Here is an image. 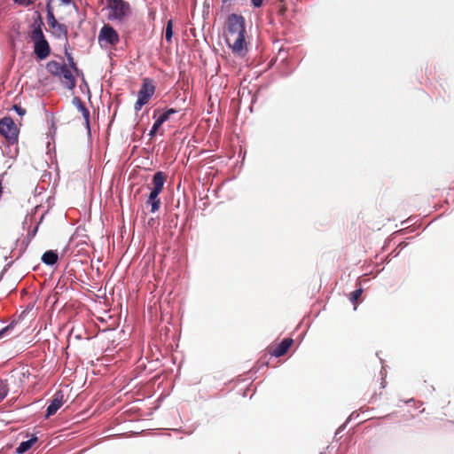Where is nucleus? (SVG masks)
<instances>
[{"instance_id":"f257e3e1","label":"nucleus","mask_w":454,"mask_h":454,"mask_svg":"<svg viewBox=\"0 0 454 454\" xmlns=\"http://www.w3.org/2000/svg\"><path fill=\"white\" fill-rule=\"evenodd\" d=\"M225 40L235 55L243 57L247 54V42L243 16L233 13L228 17Z\"/></svg>"},{"instance_id":"f03ea898","label":"nucleus","mask_w":454,"mask_h":454,"mask_svg":"<svg viewBox=\"0 0 454 454\" xmlns=\"http://www.w3.org/2000/svg\"><path fill=\"white\" fill-rule=\"evenodd\" d=\"M42 25L43 21L41 20L38 23L35 22L33 25L30 38L34 43V53L36 58L39 59H45L51 53V48L43 33Z\"/></svg>"},{"instance_id":"7ed1b4c3","label":"nucleus","mask_w":454,"mask_h":454,"mask_svg":"<svg viewBox=\"0 0 454 454\" xmlns=\"http://www.w3.org/2000/svg\"><path fill=\"white\" fill-rule=\"evenodd\" d=\"M106 7L108 20L121 23L127 21L132 12L129 3L125 0H106Z\"/></svg>"},{"instance_id":"20e7f679","label":"nucleus","mask_w":454,"mask_h":454,"mask_svg":"<svg viewBox=\"0 0 454 454\" xmlns=\"http://www.w3.org/2000/svg\"><path fill=\"white\" fill-rule=\"evenodd\" d=\"M166 182V175L158 171L154 174L152 180V191L145 201L147 206L151 207V212L154 213L160 209V200L159 198V194L163 190L164 184Z\"/></svg>"},{"instance_id":"39448f33","label":"nucleus","mask_w":454,"mask_h":454,"mask_svg":"<svg viewBox=\"0 0 454 454\" xmlns=\"http://www.w3.org/2000/svg\"><path fill=\"white\" fill-rule=\"evenodd\" d=\"M156 90V86L153 79L145 77L142 80L141 87L137 93V100L135 103L134 109L138 112L153 98Z\"/></svg>"},{"instance_id":"423d86ee","label":"nucleus","mask_w":454,"mask_h":454,"mask_svg":"<svg viewBox=\"0 0 454 454\" xmlns=\"http://www.w3.org/2000/svg\"><path fill=\"white\" fill-rule=\"evenodd\" d=\"M0 133L9 140L17 138L18 129L11 117H4L0 121Z\"/></svg>"},{"instance_id":"0eeeda50","label":"nucleus","mask_w":454,"mask_h":454,"mask_svg":"<svg viewBox=\"0 0 454 454\" xmlns=\"http://www.w3.org/2000/svg\"><path fill=\"white\" fill-rule=\"evenodd\" d=\"M98 41H104L112 46H115L119 43L120 37L114 27L110 25H105L99 31Z\"/></svg>"},{"instance_id":"6e6552de","label":"nucleus","mask_w":454,"mask_h":454,"mask_svg":"<svg viewBox=\"0 0 454 454\" xmlns=\"http://www.w3.org/2000/svg\"><path fill=\"white\" fill-rule=\"evenodd\" d=\"M64 403V394L62 391H57L53 396L51 403L47 407L45 418L48 419L51 416L54 415L57 411L63 405Z\"/></svg>"},{"instance_id":"1a4fd4ad","label":"nucleus","mask_w":454,"mask_h":454,"mask_svg":"<svg viewBox=\"0 0 454 454\" xmlns=\"http://www.w3.org/2000/svg\"><path fill=\"white\" fill-rule=\"evenodd\" d=\"M294 340L291 338H285L276 347H270L269 348V353L276 357H279L284 356L290 347L293 345Z\"/></svg>"},{"instance_id":"9d476101","label":"nucleus","mask_w":454,"mask_h":454,"mask_svg":"<svg viewBox=\"0 0 454 454\" xmlns=\"http://www.w3.org/2000/svg\"><path fill=\"white\" fill-rule=\"evenodd\" d=\"M72 70L73 69L71 67L66 65L63 68V71H61V75L59 76L61 82L68 90L74 89L76 85V80L73 74Z\"/></svg>"},{"instance_id":"9b49d317","label":"nucleus","mask_w":454,"mask_h":454,"mask_svg":"<svg viewBox=\"0 0 454 454\" xmlns=\"http://www.w3.org/2000/svg\"><path fill=\"white\" fill-rule=\"evenodd\" d=\"M74 103L77 106V109L79 110V112H81V114L85 121L86 126L88 128H90V111L88 110V108L85 106V105L82 103V101L79 98H74Z\"/></svg>"},{"instance_id":"f8f14e48","label":"nucleus","mask_w":454,"mask_h":454,"mask_svg":"<svg viewBox=\"0 0 454 454\" xmlns=\"http://www.w3.org/2000/svg\"><path fill=\"white\" fill-rule=\"evenodd\" d=\"M51 33L58 38L63 37L67 42V28L64 24L58 23L51 27Z\"/></svg>"},{"instance_id":"ddd939ff","label":"nucleus","mask_w":454,"mask_h":454,"mask_svg":"<svg viewBox=\"0 0 454 454\" xmlns=\"http://www.w3.org/2000/svg\"><path fill=\"white\" fill-rule=\"evenodd\" d=\"M66 65L60 64L55 60H51L47 64V70L53 74L54 76H59L61 75V71H63V68Z\"/></svg>"},{"instance_id":"4468645a","label":"nucleus","mask_w":454,"mask_h":454,"mask_svg":"<svg viewBox=\"0 0 454 454\" xmlns=\"http://www.w3.org/2000/svg\"><path fill=\"white\" fill-rule=\"evenodd\" d=\"M58 258V254L55 251L49 250L43 254L42 261L47 265H53L57 262Z\"/></svg>"},{"instance_id":"2eb2a0df","label":"nucleus","mask_w":454,"mask_h":454,"mask_svg":"<svg viewBox=\"0 0 454 454\" xmlns=\"http://www.w3.org/2000/svg\"><path fill=\"white\" fill-rule=\"evenodd\" d=\"M37 441L36 437H33L27 441L22 442L20 443L19 447L16 449V452L19 454H23L27 451L33 444Z\"/></svg>"},{"instance_id":"dca6fc26","label":"nucleus","mask_w":454,"mask_h":454,"mask_svg":"<svg viewBox=\"0 0 454 454\" xmlns=\"http://www.w3.org/2000/svg\"><path fill=\"white\" fill-rule=\"evenodd\" d=\"M51 0H49L47 3V18H48V23H49L50 27H51L54 25L59 23L57 21V20L55 19V16L51 11Z\"/></svg>"},{"instance_id":"f3484780","label":"nucleus","mask_w":454,"mask_h":454,"mask_svg":"<svg viewBox=\"0 0 454 454\" xmlns=\"http://www.w3.org/2000/svg\"><path fill=\"white\" fill-rule=\"evenodd\" d=\"M173 37V20H169L165 28V39L168 43L172 42Z\"/></svg>"},{"instance_id":"a211bd4d","label":"nucleus","mask_w":454,"mask_h":454,"mask_svg":"<svg viewBox=\"0 0 454 454\" xmlns=\"http://www.w3.org/2000/svg\"><path fill=\"white\" fill-rule=\"evenodd\" d=\"M176 113V110L174 108L168 109L165 113H163L160 116L158 117V120L160 123H164L168 120H169L170 115Z\"/></svg>"},{"instance_id":"6ab92c4d","label":"nucleus","mask_w":454,"mask_h":454,"mask_svg":"<svg viewBox=\"0 0 454 454\" xmlns=\"http://www.w3.org/2000/svg\"><path fill=\"white\" fill-rule=\"evenodd\" d=\"M9 391L6 381L0 380V402L7 395Z\"/></svg>"},{"instance_id":"aec40b11","label":"nucleus","mask_w":454,"mask_h":454,"mask_svg":"<svg viewBox=\"0 0 454 454\" xmlns=\"http://www.w3.org/2000/svg\"><path fill=\"white\" fill-rule=\"evenodd\" d=\"M65 55L67 57V60H68V63H69V66H70L69 67H71L74 71L78 72V68L76 67V64L74 61V58H73L72 54L67 51V49H66V51H65Z\"/></svg>"},{"instance_id":"412c9836","label":"nucleus","mask_w":454,"mask_h":454,"mask_svg":"<svg viewBox=\"0 0 454 454\" xmlns=\"http://www.w3.org/2000/svg\"><path fill=\"white\" fill-rule=\"evenodd\" d=\"M162 125V123H160L159 121V120L157 119L155 121V122L153 123L150 132H149V136L150 137H154L156 135V133L158 132L159 129L160 128V126Z\"/></svg>"},{"instance_id":"4be33fe9","label":"nucleus","mask_w":454,"mask_h":454,"mask_svg":"<svg viewBox=\"0 0 454 454\" xmlns=\"http://www.w3.org/2000/svg\"><path fill=\"white\" fill-rule=\"evenodd\" d=\"M279 1V5H278V13L279 16H285L286 11H287V7H286V4L284 3V0H278Z\"/></svg>"},{"instance_id":"5701e85b","label":"nucleus","mask_w":454,"mask_h":454,"mask_svg":"<svg viewBox=\"0 0 454 454\" xmlns=\"http://www.w3.org/2000/svg\"><path fill=\"white\" fill-rule=\"evenodd\" d=\"M362 292H363V291H362V289H357V290H356V291H354V292H352V293L350 294V301H351L354 304H356V302L357 301V300H358V299H359V297L361 296Z\"/></svg>"},{"instance_id":"b1692460","label":"nucleus","mask_w":454,"mask_h":454,"mask_svg":"<svg viewBox=\"0 0 454 454\" xmlns=\"http://www.w3.org/2000/svg\"><path fill=\"white\" fill-rule=\"evenodd\" d=\"M13 1L20 5L28 6L32 4H34L35 0H13Z\"/></svg>"},{"instance_id":"393cba45","label":"nucleus","mask_w":454,"mask_h":454,"mask_svg":"<svg viewBox=\"0 0 454 454\" xmlns=\"http://www.w3.org/2000/svg\"><path fill=\"white\" fill-rule=\"evenodd\" d=\"M13 109L15 110V112L22 116L26 114V109H24L23 107H21L20 106H18V105H14L13 106Z\"/></svg>"},{"instance_id":"a878e982","label":"nucleus","mask_w":454,"mask_h":454,"mask_svg":"<svg viewBox=\"0 0 454 454\" xmlns=\"http://www.w3.org/2000/svg\"><path fill=\"white\" fill-rule=\"evenodd\" d=\"M251 3L254 7L259 8L262 5L263 0H251Z\"/></svg>"},{"instance_id":"bb28decb","label":"nucleus","mask_w":454,"mask_h":454,"mask_svg":"<svg viewBox=\"0 0 454 454\" xmlns=\"http://www.w3.org/2000/svg\"><path fill=\"white\" fill-rule=\"evenodd\" d=\"M12 328L11 325H7L0 331V339H2L5 333Z\"/></svg>"},{"instance_id":"cd10ccee","label":"nucleus","mask_w":454,"mask_h":454,"mask_svg":"<svg viewBox=\"0 0 454 454\" xmlns=\"http://www.w3.org/2000/svg\"><path fill=\"white\" fill-rule=\"evenodd\" d=\"M61 3L65 5H68L71 4L72 0H60Z\"/></svg>"},{"instance_id":"c85d7f7f","label":"nucleus","mask_w":454,"mask_h":454,"mask_svg":"<svg viewBox=\"0 0 454 454\" xmlns=\"http://www.w3.org/2000/svg\"><path fill=\"white\" fill-rule=\"evenodd\" d=\"M153 219H151L150 221H148V223L149 224L153 223Z\"/></svg>"},{"instance_id":"c756f323","label":"nucleus","mask_w":454,"mask_h":454,"mask_svg":"<svg viewBox=\"0 0 454 454\" xmlns=\"http://www.w3.org/2000/svg\"><path fill=\"white\" fill-rule=\"evenodd\" d=\"M153 219H151L150 221H148V223L149 224L153 223Z\"/></svg>"},{"instance_id":"7c9ffc66","label":"nucleus","mask_w":454,"mask_h":454,"mask_svg":"<svg viewBox=\"0 0 454 454\" xmlns=\"http://www.w3.org/2000/svg\"><path fill=\"white\" fill-rule=\"evenodd\" d=\"M228 0H223V2H227Z\"/></svg>"}]
</instances>
